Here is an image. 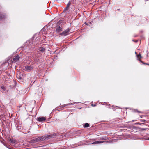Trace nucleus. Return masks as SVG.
Returning a JSON list of instances; mask_svg holds the SVG:
<instances>
[{
	"label": "nucleus",
	"mask_w": 149,
	"mask_h": 149,
	"mask_svg": "<svg viewBox=\"0 0 149 149\" xmlns=\"http://www.w3.org/2000/svg\"><path fill=\"white\" fill-rule=\"evenodd\" d=\"M56 135L55 134H52L49 135H45L43 136L31 140L30 142L31 143L41 142L44 140H48L49 139L53 137Z\"/></svg>",
	"instance_id": "f257e3e1"
},
{
	"label": "nucleus",
	"mask_w": 149,
	"mask_h": 149,
	"mask_svg": "<svg viewBox=\"0 0 149 149\" xmlns=\"http://www.w3.org/2000/svg\"><path fill=\"white\" fill-rule=\"evenodd\" d=\"M19 58H21L20 56L19 55H16L13 57V61L14 62H16L18 61Z\"/></svg>",
	"instance_id": "f03ea898"
},
{
	"label": "nucleus",
	"mask_w": 149,
	"mask_h": 149,
	"mask_svg": "<svg viewBox=\"0 0 149 149\" xmlns=\"http://www.w3.org/2000/svg\"><path fill=\"white\" fill-rule=\"evenodd\" d=\"M46 120L45 117H40L38 118L37 120L38 121L41 122L45 121Z\"/></svg>",
	"instance_id": "7ed1b4c3"
},
{
	"label": "nucleus",
	"mask_w": 149,
	"mask_h": 149,
	"mask_svg": "<svg viewBox=\"0 0 149 149\" xmlns=\"http://www.w3.org/2000/svg\"><path fill=\"white\" fill-rule=\"evenodd\" d=\"M25 69L26 71H29L32 70L33 69V68L31 66H28L25 67Z\"/></svg>",
	"instance_id": "20e7f679"
},
{
	"label": "nucleus",
	"mask_w": 149,
	"mask_h": 149,
	"mask_svg": "<svg viewBox=\"0 0 149 149\" xmlns=\"http://www.w3.org/2000/svg\"><path fill=\"white\" fill-rule=\"evenodd\" d=\"M104 142V141H95L93 143L94 144H99L103 143Z\"/></svg>",
	"instance_id": "39448f33"
},
{
	"label": "nucleus",
	"mask_w": 149,
	"mask_h": 149,
	"mask_svg": "<svg viewBox=\"0 0 149 149\" xmlns=\"http://www.w3.org/2000/svg\"><path fill=\"white\" fill-rule=\"evenodd\" d=\"M61 28L60 26H58L56 29V31L58 32H60L61 31Z\"/></svg>",
	"instance_id": "423d86ee"
},
{
	"label": "nucleus",
	"mask_w": 149,
	"mask_h": 149,
	"mask_svg": "<svg viewBox=\"0 0 149 149\" xmlns=\"http://www.w3.org/2000/svg\"><path fill=\"white\" fill-rule=\"evenodd\" d=\"M5 73L8 76L10 77L11 76L10 72V71H6L5 72Z\"/></svg>",
	"instance_id": "0eeeda50"
},
{
	"label": "nucleus",
	"mask_w": 149,
	"mask_h": 149,
	"mask_svg": "<svg viewBox=\"0 0 149 149\" xmlns=\"http://www.w3.org/2000/svg\"><path fill=\"white\" fill-rule=\"evenodd\" d=\"M39 50L42 52H45V49L44 48H43V47H40V48Z\"/></svg>",
	"instance_id": "6e6552de"
},
{
	"label": "nucleus",
	"mask_w": 149,
	"mask_h": 149,
	"mask_svg": "<svg viewBox=\"0 0 149 149\" xmlns=\"http://www.w3.org/2000/svg\"><path fill=\"white\" fill-rule=\"evenodd\" d=\"M68 32H67L66 30H65L62 33H61V34L62 35H64V36L66 35H67V33Z\"/></svg>",
	"instance_id": "1a4fd4ad"
},
{
	"label": "nucleus",
	"mask_w": 149,
	"mask_h": 149,
	"mask_svg": "<svg viewBox=\"0 0 149 149\" xmlns=\"http://www.w3.org/2000/svg\"><path fill=\"white\" fill-rule=\"evenodd\" d=\"M9 141L11 143H15L16 142V141L15 139H9Z\"/></svg>",
	"instance_id": "9d476101"
},
{
	"label": "nucleus",
	"mask_w": 149,
	"mask_h": 149,
	"mask_svg": "<svg viewBox=\"0 0 149 149\" xmlns=\"http://www.w3.org/2000/svg\"><path fill=\"white\" fill-rule=\"evenodd\" d=\"M5 17V16L4 15L0 14V19H3Z\"/></svg>",
	"instance_id": "9b49d317"
},
{
	"label": "nucleus",
	"mask_w": 149,
	"mask_h": 149,
	"mask_svg": "<svg viewBox=\"0 0 149 149\" xmlns=\"http://www.w3.org/2000/svg\"><path fill=\"white\" fill-rule=\"evenodd\" d=\"M89 127V125L87 123H85L84 125V127L85 128L88 127Z\"/></svg>",
	"instance_id": "f8f14e48"
},
{
	"label": "nucleus",
	"mask_w": 149,
	"mask_h": 149,
	"mask_svg": "<svg viewBox=\"0 0 149 149\" xmlns=\"http://www.w3.org/2000/svg\"><path fill=\"white\" fill-rule=\"evenodd\" d=\"M1 89L3 90V91H6V89L4 86H1Z\"/></svg>",
	"instance_id": "ddd939ff"
},
{
	"label": "nucleus",
	"mask_w": 149,
	"mask_h": 149,
	"mask_svg": "<svg viewBox=\"0 0 149 149\" xmlns=\"http://www.w3.org/2000/svg\"><path fill=\"white\" fill-rule=\"evenodd\" d=\"M70 1H69L68 3L67 4V7H69L70 5Z\"/></svg>",
	"instance_id": "4468645a"
},
{
	"label": "nucleus",
	"mask_w": 149,
	"mask_h": 149,
	"mask_svg": "<svg viewBox=\"0 0 149 149\" xmlns=\"http://www.w3.org/2000/svg\"><path fill=\"white\" fill-rule=\"evenodd\" d=\"M137 57L139 58H141V55L140 54H139V55H138Z\"/></svg>",
	"instance_id": "2eb2a0df"
},
{
	"label": "nucleus",
	"mask_w": 149,
	"mask_h": 149,
	"mask_svg": "<svg viewBox=\"0 0 149 149\" xmlns=\"http://www.w3.org/2000/svg\"><path fill=\"white\" fill-rule=\"evenodd\" d=\"M147 128H142L141 129V130L142 131L146 130Z\"/></svg>",
	"instance_id": "dca6fc26"
},
{
	"label": "nucleus",
	"mask_w": 149,
	"mask_h": 149,
	"mask_svg": "<svg viewBox=\"0 0 149 149\" xmlns=\"http://www.w3.org/2000/svg\"><path fill=\"white\" fill-rule=\"evenodd\" d=\"M66 31H67V32H68L70 31V30L69 28L67 29L66 30Z\"/></svg>",
	"instance_id": "f3484780"
},
{
	"label": "nucleus",
	"mask_w": 149,
	"mask_h": 149,
	"mask_svg": "<svg viewBox=\"0 0 149 149\" xmlns=\"http://www.w3.org/2000/svg\"><path fill=\"white\" fill-rule=\"evenodd\" d=\"M69 7H67V6L65 8V9L64 10H67V9Z\"/></svg>",
	"instance_id": "a211bd4d"
},
{
	"label": "nucleus",
	"mask_w": 149,
	"mask_h": 149,
	"mask_svg": "<svg viewBox=\"0 0 149 149\" xmlns=\"http://www.w3.org/2000/svg\"><path fill=\"white\" fill-rule=\"evenodd\" d=\"M145 121H146V120H143L142 121L145 122Z\"/></svg>",
	"instance_id": "6ab92c4d"
},
{
	"label": "nucleus",
	"mask_w": 149,
	"mask_h": 149,
	"mask_svg": "<svg viewBox=\"0 0 149 149\" xmlns=\"http://www.w3.org/2000/svg\"><path fill=\"white\" fill-rule=\"evenodd\" d=\"M19 79H21V77H19Z\"/></svg>",
	"instance_id": "aec40b11"
},
{
	"label": "nucleus",
	"mask_w": 149,
	"mask_h": 149,
	"mask_svg": "<svg viewBox=\"0 0 149 149\" xmlns=\"http://www.w3.org/2000/svg\"><path fill=\"white\" fill-rule=\"evenodd\" d=\"M147 139L148 140H149V137Z\"/></svg>",
	"instance_id": "412c9836"
},
{
	"label": "nucleus",
	"mask_w": 149,
	"mask_h": 149,
	"mask_svg": "<svg viewBox=\"0 0 149 149\" xmlns=\"http://www.w3.org/2000/svg\"><path fill=\"white\" fill-rule=\"evenodd\" d=\"M85 24H86V25H88V24L87 23H86V22L85 23Z\"/></svg>",
	"instance_id": "4be33fe9"
},
{
	"label": "nucleus",
	"mask_w": 149,
	"mask_h": 149,
	"mask_svg": "<svg viewBox=\"0 0 149 149\" xmlns=\"http://www.w3.org/2000/svg\"><path fill=\"white\" fill-rule=\"evenodd\" d=\"M138 111V112L140 113V112H139V111Z\"/></svg>",
	"instance_id": "5701e85b"
},
{
	"label": "nucleus",
	"mask_w": 149,
	"mask_h": 149,
	"mask_svg": "<svg viewBox=\"0 0 149 149\" xmlns=\"http://www.w3.org/2000/svg\"><path fill=\"white\" fill-rule=\"evenodd\" d=\"M147 65H149V64H147Z\"/></svg>",
	"instance_id": "b1692460"
}]
</instances>
